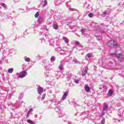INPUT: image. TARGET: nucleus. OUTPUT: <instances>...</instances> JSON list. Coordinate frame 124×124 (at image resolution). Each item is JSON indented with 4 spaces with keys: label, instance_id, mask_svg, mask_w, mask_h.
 Instances as JSON below:
<instances>
[{
    "label": "nucleus",
    "instance_id": "1",
    "mask_svg": "<svg viewBox=\"0 0 124 124\" xmlns=\"http://www.w3.org/2000/svg\"><path fill=\"white\" fill-rule=\"evenodd\" d=\"M107 45L108 46V47H112V46L115 48H119V47H120V45L119 44H117L116 42L113 40H110L108 42Z\"/></svg>",
    "mask_w": 124,
    "mask_h": 124
},
{
    "label": "nucleus",
    "instance_id": "2",
    "mask_svg": "<svg viewBox=\"0 0 124 124\" xmlns=\"http://www.w3.org/2000/svg\"><path fill=\"white\" fill-rule=\"evenodd\" d=\"M28 75V73H27V71H23L22 72L20 73L19 77L20 78H24V77H26Z\"/></svg>",
    "mask_w": 124,
    "mask_h": 124
},
{
    "label": "nucleus",
    "instance_id": "3",
    "mask_svg": "<svg viewBox=\"0 0 124 124\" xmlns=\"http://www.w3.org/2000/svg\"><path fill=\"white\" fill-rule=\"evenodd\" d=\"M88 73V67H85L82 69V76H85Z\"/></svg>",
    "mask_w": 124,
    "mask_h": 124
},
{
    "label": "nucleus",
    "instance_id": "4",
    "mask_svg": "<svg viewBox=\"0 0 124 124\" xmlns=\"http://www.w3.org/2000/svg\"><path fill=\"white\" fill-rule=\"evenodd\" d=\"M118 60H119V62H122V60H123V56H122V54L120 53L118 54H116V57Z\"/></svg>",
    "mask_w": 124,
    "mask_h": 124
},
{
    "label": "nucleus",
    "instance_id": "5",
    "mask_svg": "<svg viewBox=\"0 0 124 124\" xmlns=\"http://www.w3.org/2000/svg\"><path fill=\"white\" fill-rule=\"evenodd\" d=\"M84 89L85 92H86L87 93H89L91 91V88L88 86L87 84L85 85Z\"/></svg>",
    "mask_w": 124,
    "mask_h": 124
},
{
    "label": "nucleus",
    "instance_id": "6",
    "mask_svg": "<svg viewBox=\"0 0 124 124\" xmlns=\"http://www.w3.org/2000/svg\"><path fill=\"white\" fill-rule=\"evenodd\" d=\"M38 91V93L39 94H41L43 93V88L41 87V86H39L37 89Z\"/></svg>",
    "mask_w": 124,
    "mask_h": 124
},
{
    "label": "nucleus",
    "instance_id": "7",
    "mask_svg": "<svg viewBox=\"0 0 124 124\" xmlns=\"http://www.w3.org/2000/svg\"><path fill=\"white\" fill-rule=\"evenodd\" d=\"M100 90H103V92H106V86L105 85H101L99 87Z\"/></svg>",
    "mask_w": 124,
    "mask_h": 124
},
{
    "label": "nucleus",
    "instance_id": "8",
    "mask_svg": "<svg viewBox=\"0 0 124 124\" xmlns=\"http://www.w3.org/2000/svg\"><path fill=\"white\" fill-rule=\"evenodd\" d=\"M68 95V92H65L62 96V100H64L65 98H66V96Z\"/></svg>",
    "mask_w": 124,
    "mask_h": 124
},
{
    "label": "nucleus",
    "instance_id": "9",
    "mask_svg": "<svg viewBox=\"0 0 124 124\" xmlns=\"http://www.w3.org/2000/svg\"><path fill=\"white\" fill-rule=\"evenodd\" d=\"M113 93H114V91H113V90H109L108 91V96H112V95L113 94Z\"/></svg>",
    "mask_w": 124,
    "mask_h": 124
},
{
    "label": "nucleus",
    "instance_id": "10",
    "mask_svg": "<svg viewBox=\"0 0 124 124\" xmlns=\"http://www.w3.org/2000/svg\"><path fill=\"white\" fill-rule=\"evenodd\" d=\"M52 27L54 30H58L59 26H58V24H54L52 25Z\"/></svg>",
    "mask_w": 124,
    "mask_h": 124
},
{
    "label": "nucleus",
    "instance_id": "11",
    "mask_svg": "<svg viewBox=\"0 0 124 124\" xmlns=\"http://www.w3.org/2000/svg\"><path fill=\"white\" fill-rule=\"evenodd\" d=\"M27 123H28V124H35V123H34L33 122H32V121L28 119L27 120Z\"/></svg>",
    "mask_w": 124,
    "mask_h": 124
},
{
    "label": "nucleus",
    "instance_id": "12",
    "mask_svg": "<svg viewBox=\"0 0 124 124\" xmlns=\"http://www.w3.org/2000/svg\"><path fill=\"white\" fill-rule=\"evenodd\" d=\"M108 109V105L106 104H104V107H103V109L104 110H107Z\"/></svg>",
    "mask_w": 124,
    "mask_h": 124
},
{
    "label": "nucleus",
    "instance_id": "13",
    "mask_svg": "<svg viewBox=\"0 0 124 124\" xmlns=\"http://www.w3.org/2000/svg\"><path fill=\"white\" fill-rule=\"evenodd\" d=\"M14 71L13 68H10L8 70V72L9 73H12V72Z\"/></svg>",
    "mask_w": 124,
    "mask_h": 124
},
{
    "label": "nucleus",
    "instance_id": "14",
    "mask_svg": "<svg viewBox=\"0 0 124 124\" xmlns=\"http://www.w3.org/2000/svg\"><path fill=\"white\" fill-rule=\"evenodd\" d=\"M63 39H64V42H65V43H68L69 41H68V39H67V38L64 37L63 38Z\"/></svg>",
    "mask_w": 124,
    "mask_h": 124
},
{
    "label": "nucleus",
    "instance_id": "15",
    "mask_svg": "<svg viewBox=\"0 0 124 124\" xmlns=\"http://www.w3.org/2000/svg\"><path fill=\"white\" fill-rule=\"evenodd\" d=\"M88 16L90 18H93V14L90 13L89 14Z\"/></svg>",
    "mask_w": 124,
    "mask_h": 124
},
{
    "label": "nucleus",
    "instance_id": "16",
    "mask_svg": "<svg viewBox=\"0 0 124 124\" xmlns=\"http://www.w3.org/2000/svg\"><path fill=\"white\" fill-rule=\"evenodd\" d=\"M55 111L56 112H61V108H55Z\"/></svg>",
    "mask_w": 124,
    "mask_h": 124
},
{
    "label": "nucleus",
    "instance_id": "17",
    "mask_svg": "<svg viewBox=\"0 0 124 124\" xmlns=\"http://www.w3.org/2000/svg\"><path fill=\"white\" fill-rule=\"evenodd\" d=\"M38 16H39V13L37 12V13L35 14L34 17H35V18H38Z\"/></svg>",
    "mask_w": 124,
    "mask_h": 124
},
{
    "label": "nucleus",
    "instance_id": "18",
    "mask_svg": "<svg viewBox=\"0 0 124 124\" xmlns=\"http://www.w3.org/2000/svg\"><path fill=\"white\" fill-rule=\"evenodd\" d=\"M44 3H45V4L43 5L44 7V6H46V5H47V4L48 3L46 0H44Z\"/></svg>",
    "mask_w": 124,
    "mask_h": 124
},
{
    "label": "nucleus",
    "instance_id": "19",
    "mask_svg": "<svg viewBox=\"0 0 124 124\" xmlns=\"http://www.w3.org/2000/svg\"><path fill=\"white\" fill-rule=\"evenodd\" d=\"M117 55L116 53H110L109 56H112V57H115Z\"/></svg>",
    "mask_w": 124,
    "mask_h": 124
},
{
    "label": "nucleus",
    "instance_id": "20",
    "mask_svg": "<svg viewBox=\"0 0 124 124\" xmlns=\"http://www.w3.org/2000/svg\"><path fill=\"white\" fill-rule=\"evenodd\" d=\"M87 56L88 58H91L93 56V53H88L87 54Z\"/></svg>",
    "mask_w": 124,
    "mask_h": 124
},
{
    "label": "nucleus",
    "instance_id": "21",
    "mask_svg": "<svg viewBox=\"0 0 124 124\" xmlns=\"http://www.w3.org/2000/svg\"><path fill=\"white\" fill-rule=\"evenodd\" d=\"M50 60L52 61V62H54V61H55V57L52 56L50 58Z\"/></svg>",
    "mask_w": 124,
    "mask_h": 124
},
{
    "label": "nucleus",
    "instance_id": "22",
    "mask_svg": "<svg viewBox=\"0 0 124 124\" xmlns=\"http://www.w3.org/2000/svg\"><path fill=\"white\" fill-rule=\"evenodd\" d=\"M105 123V119H103L101 121V124H104Z\"/></svg>",
    "mask_w": 124,
    "mask_h": 124
},
{
    "label": "nucleus",
    "instance_id": "23",
    "mask_svg": "<svg viewBox=\"0 0 124 124\" xmlns=\"http://www.w3.org/2000/svg\"><path fill=\"white\" fill-rule=\"evenodd\" d=\"M106 14H107V11H105L103 13V15H104V16H105L106 15Z\"/></svg>",
    "mask_w": 124,
    "mask_h": 124
},
{
    "label": "nucleus",
    "instance_id": "24",
    "mask_svg": "<svg viewBox=\"0 0 124 124\" xmlns=\"http://www.w3.org/2000/svg\"><path fill=\"white\" fill-rule=\"evenodd\" d=\"M32 111H33V109H32V108H31L29 109V110L28 111V112L31 113V112H32Z\"/></svg>",
    "mask_w": 124,
    "mask_h": 124
},
{
    "label": "nucleus",
    "instance_id": "25",
    "mask_svg": "<svg viewBox=\"0 0 124 124\" xmlns=\"http://www.w3.org/2000/svg\"><path fill=\"white\" fill-rule=\"evenodd\" d=\"M30 112H29L28 111V113H27V115H26V118H27V119H28V118H29V116H30Z\"/></svg>",
    "mask_w": 124,
    "mask_h": 124
},
{
    "label": "nucleus",
    "instance_id": "26",
    "mask_svg": "<svg viewBox=\"0 0 124 124\" xmlns=\"http://www.w3.org/2000/svg\"><path fill=\"white\" fill-rule=\"evenodd\" d=\"M25 62H30V59L29 58H27L25 59Z\"/></svg>",
    "mask_w": 124,
    "mask_h": 124
},
{
    "label": "nucleus",
    "instance_id": "27",
    "mask_svg": "<svg viewBox=\"0 0 124 124\" xmlns=\"http://www.w3.org/2000/svg\"><path fill=\"white\" fill-rule=\"evenodd\" d=\"M74 82L76 84H79V80H75Z\"/></svg>",
    "mask_w": 124,
    "mask_h": 124
},
{
    "label": "nucleus",
    "instance_id": "28",
    "mask_svg": "<svg viewBox=\"0 0 124 124\" xmlns=\"http://www.w3.org/2000/svg\"><path fill=\"white\" fill-rule=\"evenodd\" d=\"M75 44H77V45H80V43L78 41H76L75 42Z\"/></svg>",
    "mask_w": 124,
    "mask_h": 124
},
{
    "label": "nucleus",
    "instance_id": "29",
    "mask_svg": "<svg viewBox=\"0 0 124 124\" xmlns=\"http://www.w3.org/2000/svg\"><path fill=\"white\" fill-rule=\"evenodd\" d=\"M44 98H45V94H44L42 96V100H43V99H44Z\"/></svg>",
    "mask_w": 124,
    "mask_h": 124
},
{
    "label": "nucleus",
    "instance_id": "30",
    "mask_svg": "<svg viewBox=\"0 0 124 124\" xmlns=\"http://www.w3.org/2000/svg\"><path fill=\"white\" fill-rule=\"evenodd\" d=\"M59 69H60V70H62V67H59Z\"/></svg>",
    "mask_w": 124,
    "mask_h": 124
},
{
    "label": "nucleus",
    "instance_id": "31",
    "mask_svg": "<svg viewBox=\"0 0 124 124\" xmlns=\"http://www.w3.org/2000/svg\"><path fill=\"white\" fill-rule=\"evenodd\" d=\"M2 6H4V5H5V4L2 3Z\"/></svg>",
    "mask_w": 124,
    "mask_h": 124
},
{
    "label": "nucleus",
    "instance_id": "32",
    "mask_svg": "<svg viewBox=\"0 0 124 124\" xmlns=\"http://www.w3.org/2000/svg\"><path fill=\"white\" fill-rule=\"evenodd\" d=\"M22 97H23V95H21V97H20V98H22Z\"/></svg>",
    "mask_w": 124,
    "mask_h": 124
},
{
    "label": "nucleus",
    "instance_id": "33",
    "mask_svg": "<svg viewBox=\"0 0 124 124\" xmlns=\"http://www.w3.org/2000/svg\"><path fill=\"white\" fill-rule=\"evenodd\" d=\"M68 124H70V123L69 122H67Z\"/></svg>",
    "mask_w": 124,
    "mask_h": 124
}]
</instances>
